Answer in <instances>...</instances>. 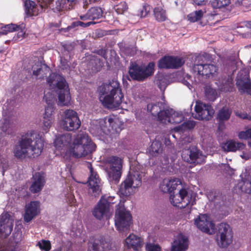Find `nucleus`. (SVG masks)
I'll return each mask as SVG.
<instances>
[{
    "label": "nucleus",
    "instance_id": "obj_33",
    "mask_svg": "<svg viewBox=\"0 0 251 251\" xmlns=\"http://www.w3.org/2000/svg\"><path fill=\"white\" fill-rule=\"evenodd\" d=\"M76 0H57L54 9L59 12L70 10L73 8Z\"/></svg>",
    "mask_w": 251,
    "mask_h": 251
},
{
    "label": "nucleus",
    "instance_id": "obj_37",
    "mask_svg": "<svg viewBox=\"0 0 251 251\" xmlns=\"http://www.w3.org/2000/svg\"><path fill=\"white\" fill-rule=\"evenodd\" d=\"M162 143L159 141H154L152 142L149 149V154L152 157L157 156L162 151Z\"/></svg>",
    "mask_w": 251,
    "mask_h": 251
},
{
    "label": "nucleus",
    "instance_id": "obj_59",
    "mask_svg": "<svg viewBox=\"0 0 251 251\" xmlns=\"http://www.w3.org/2000/svg\"><path fill=\"white\" fill-rule=\"evenodd\" d=\"M238 137L241 139H249L248 129L245 131H241L238 133Z\"/></svg>",
    "mask_w": 251,
    "mask_h": 251
},
{
    "label": "nucleus",
    "instance_id": "obj_41",
    "mask_svg": "<svg viewBox=\"0 0 251 251\" xmlns=\"http://www.w3.org/2000/svg\"><path fill=\"white\" fill-rule=\"evenodd\" d=\"M238 187L242 191L248 193L247 189H251V176H248L246 178L238 183Z\"/></svg>",
    "mask_w": 251,
    "mask_h": 251
},
{
    "label": "nucleus",
    "instance_id": "obj_23",
    "mask_svg": "<svg viewBox=\"0 0 251 251\" xmlns=\"http://www.w3.org/2000/svg\"><path fill=\"white\" fill-rule=\"evenodd\" d=\"M45 175L44 173H36L33 176V181L30 190L33 193L40 192L45 183Z\"/></svg>",
    "mask_w": 251,
    "mask_h": 251
},
{
    "label": "nucleus",
    "instance_id": "obj_3",
    "mask_svg": "<svg viewBox=\"0 0 251 251\" xmlns=\"http://www.w3.org/2000/svg\"><path fill=\"white\" fill-rule=\"evenodd\" d=\"M96 148V145L88 135L80 134L74 140V147L69 149V153L72 157H85L91 155Z\"/></svg>",
    "mask_w": 251,
    "mask_h": 251
},
{
    "label": "nucleus",
    "instance_id": "obj_60",
    "mask_svg": "<svg viewBox=\"0 0 251 251\" xmlns=\"http://www.w3.org/2000/svg\"><path fill=\"white\" fill-rule=\"evenodd\" d=\"M78 25L79 26L82 27H86L90 26L92 25H95L96 24V22L93 21L89 22L87 23H84L83 22L78 21Z\"/></svg>",
    "mask_w": 251,
    "mask_h": 251
},
{
    "label": "nucleus",
    "instance_id": "obj_2",
    "mask_svg": "<svg viewBox=\"0 0 251 251\" xmlns=\"http://www.w3.org/2000/svg\"><path fill=\"white\" fill-rule=\"evenodd\" d=\"M99 100L103 106L108 109L119 107L124 98L120 82L112 80L99 87Z\"/></svg>",
    "mask_w": 251,
    "mask_h": 251
},
{
    "label": "nucleus",
    "instance_id": "obj_40",
    "mask_svg": "<svg viewBox=\"0 0 251 251\" xmlns=\"http://www.w3.org/2000/svg\"><path fill=\"white\" fill-rule=\"evenodd\" d=\"M184 117L182 114L178 113L173 110L171 117L169 119V123L178 124L183 121Z\"/></svg>",
    "mask_w": 251,
    "mask_h": 251
},
{
    "label": "nucleus",
    "instance_id": "obj_28",
    "mask_svg": "<svg viewBox=\"0 0 251 251\" xmlns=\"http://www.w3.org/2000/svg\"><path fill=\"white\" fill-rule=\"evenodd\" d=\"M44 99L45 100L46 103H47V106L45 108V112L44 114V118L52 119V113L55 110L53 104V96L50 93L45 94Z\"/></svg>",
    "mask_w": 251,
    "mask_h": 251
},
{
    "label": "nucleus",
    "instance_id": "obj_52",
    "mask_svg": "<svg viewBox=\"0 0 251 251\" xmlns=\"http://www.w3.org/2000/svg\"><path fill=\"white\" fill-rule=\"evenodd\" d=\"M201 158H185L184 161L187 163V165L189 167L192 168L198 164L199 163L198 159Z\"/></svg>",
    "mask_w": 251,
    "mask_h": 251
},
{
    "label": "nucleus",
    "instance_id": "obj_36",
    "mask_svg": "<svg viewBox=\"0 0 251 251\" xmlns=\"http://www.w3.org/2000/svg\"><path fill=\"white\" fill-rule=\"evenodd\" d=\"M232 111L226 107H223L219 110L217 119L220 123L228 121L231 116Z\"/></svg>",
    "mask_w": 251,
    "mask_h": 251
},
{
    "label": "nucleus",
    "instance_id": "obj_25",
    "mask_svg": "<svg viewBox=\"0 0 251 251\" xmlns=\"http://www.w3.org/2000/svg\"><path fill=\"white\" fill-rule=\"evenodd\" d=\"M33 75L38 77V78L43 79L50 72V68L47 65L38 61L32 67Z\"/></svg>",
    "mask_w": 251,
    "mask_h": 251
},
{
    "label": "nucleus",
    "instance_id": "obj_13",
    "mask_svg": "<svg viewBox=\"0 0 251 251\" xmlns=\"http://www.w3.org/2000/svg\"><path fill=\"white\" fill-rule=\"evenodd\" d=\"M194 118L199 120L209 121L212 119L214 110L211 105L197 101L195 106Z\"/></svg>",
    "mask_w": 251,
    "mask_h": 251
},
{
    "label": "nucleus",
    "instance_id": "obj_47",
    "mask_svg": "<svg viewBox=\"0 0 251 251\" xmlns=\"http://www.w3.org/2000/svg\"><path fill=\"white\" fill-rule=\"evenodd\" d=\"M37 246L41 250L49 251L51 249V243L49 240H42L38 242Z\"/></svg>",
    "mask_w": 251,
    "mask_h": 251
},
{
    "label": "nucleus",
    "instance_id": "obj_27",
    "mask_svg": "<svg viewBox=\"0 0 251 251\" xmlns=\"http://www.w3.org/2000/svg\"><path fill=\"white\" fill-rule=\"evenodd\" d=\"M188 248L187 238L183 235H178L172 245L171 251H185Z\"/></svg>",
    "mask_w": 251,
    "mask_h": 251
},
{
    "label": "nucleus",
    "instance_id": "obj_19",
    "mask_svg": "<svg viewBox=\"0 0 251 251\" xmlns=\"http://www.w3.org/2000/svg\"><path fill=\"white\" fill-rule=\"evenodd\" d=\"M88 167L90 172V176L89 178V193L96 197L100 192V181L97 175L93 171L91 165L88 164Z\"/></svg>",
    "mask_w": 251,
    "mask_h": 251
},
{
    "label": "nucleus",
    "instance_id": "obj_35",
    "mask_svg": "<svg viewBox=\"0 0 251 251\" xmlns=\"http://www.w3.org/2000/svg\"><path fill=\"white\" fill-rule=\"evenodd\" d=\"M71 141V137L69 134H62L57 136L54 141V145L56 148L70 144Z\"/></svg>",
    "mask_w": 251,
    "mask_h": 251
},
{
    "label": "nucleus",
    "instance_id": "obj_32",
    "mask_svg": "<svg viewBox=\"0 0 251 251\" xmlns=\"http://www.w3.org/2000/svg\"><path fill=\"white\" fill-rule=\"evenodd\" d=\"M222 148L224 151L227 152L236 151L237 150L244 149L245 148V145L242 143L228 140L223 145Z\"/></svg>",
    "mask_w": 251,
    "mask_h": 251
},
{
    "label": "nucleus",
    "instance_id": "obj_57",
    "mask_svg": "<svg viewBox=\"0 0 251 251\" xmlns=\"http://www.w3.org/2000/svg\"><path fill=\"white\" fill-rule=\"evenodd\" d=\"M101 0H82L83 7L84 9H87L90 4L97 3L100 1Z\"/></svg>",
    "mask_w": 251,
    "mask_h": 251
},
{
    "label": "nucleus",
    "instance_id": "obj_51",
    "mask_svg": "<svg viewBox=\"0 0 251 251\" xmlns=\"http://www.w3.org/2000/svg\"><path fill=\"white\" fill-rule=\"evenodd\" d=\"M91 63L92 65H93L94 63L95 64V66H93L94 68L93 69L92 68V69L96 72L100 71L103 66V63L100 59L97 58L93 60V62L91 61Z\"/></svg>",
    "mask_w": 251,
    "mask_h": 251
},
{
    "label": "nucleus",
    "instance_id": "obj_44",
    "mask_svg": "<svg viewBox=\"0 0 251 251\" xmlns=\"http://www.w3.org/2000/svg\"><path fill=\"white\" fill-rule=\"evenodd\" d=\"M211 6L214 9L222 8L228 5L230 0H212L210 1Z\"/></svg>",
    "mask_w": 251,
    "mask_h": 251
},
{
    "label": "nucleus",
    "instance_id": "obj_20",
    "mask_svg": "<svg viewBox=\"0 0 251 251\" xmlns=\"http://www.w3.org/2000/svg\"><path fill=\"white\" fill-rule=\"evenodd\" d=\"M24 219L28 223L37 216L40 212V203L38 201H32L25 205Z\"/></svg>",
    "mask_w": 251,
    "mask_h": 251
},
{
    "label": "nucleus",
    "instance_id": "obj_14",
    "mask_svg": "<svg viewBox=\"0 0 251 251\" xmlns=\"http://www.w3.org/2000/svg\"><path fill=\"white\" fill-rule=\"evenodd\" d=\"M184 64L182 58L177 56L165 55L160 59L157 63V66L159 69H178Z\"/></svg>",
    "mask_w": 251,
    "mask_h": 251
},
{
    "label": "nucleus",
    "instance_id": "obj_10",
    "mask_svg": "<svg viewBox=\"0 0 251 251\" xmlns=\"http://www.w3.org/2000/svg\"><path fill=\"white\" fill-rule=\"evenodd\" d=\"M107 161L110 168L109 179L117 183L119 181L122 174L123 160L122 158H108Z\"/></svg>",
    "mask_w": 251,
    "mask_h": 251
},
{
    "label": "nucleus",
    "instance_id": "obj_1",
    "mask_svg": "<svg viewBox=\"0 0 251 251\" xmlns=\"http://www.w3.org/2000/svg\"><path fill=\"white\" fill-rule=\"evenodd\" d=\"M29 147H30L33 157H39L44 147V142L41 136L33 130L28 131L22 136L14 149L15 157L26 155Z\"/></svg>",
    "mask_w": 251,
    "mask_h": 251
},
{
    "label": "nucleus",
    "instance_id": "obj_12",
    "mask_svg": "<svg viewBox=\"0 0 251 251\" xmlns=\"http://www.w3.org/2000/svg\"><path fill=\"white\" fill-rule=\"evenodd\" d=\"M59 76L56 84L59 102L61 105H68L71 100L69 86L64 77Z\"/></svg>",
    "mask_w": 251,
    "mask_h": 251
},
{
    "label": "nucleus",
    "instance_id": "obj_61",
    "mask_svg": "<svg viewBox=\"0 0 251 251\" xmlns=\"http://www.w3.org/2000/svg\"><path fill=\"white\" fill-rule=\"evenodd\" d=\"M25 26H24V27L23 28H22L21 29V28H18L16 30L17 31H18V33H17V37H18V38H22V37H23L24 36V35L25 33Z\"/></svg>",
    "mask_w": 251,
    "mask_h": 251
},
{
    "label": "nucleus",
    "instance_id": "obj_38",
    "mask_svg": "<svg viewBox=\"0 0 251 251\" xmlns=\"http://www.w3.org/2000/svg\"><path fill=\"white\" fill-rule=\"evenodd\" d=\"M186 155H189V157H199V155H201V153L197 147H191L187 149L183 150L181 157Z\"/></svg>",
    "mask_w": 251,
    "mask_h": 251
},
{
    "label": "nucleus",
    "instance_id": "obj_24",
    "mask_svg": "<svg viewBox=\"0 0 251 251\" xmlns=\"http://www.w3.org/2000/svg\"><path fill=\"white\" fill-rule=\"evenodd\" d=\"M103 13V11L101 7L94 6L91 7L85 14L80 16V19L83 21H94L102 18Z\"/></svg>",
    "mask_w": 251,
    "mask_h": 251
},
{
    "label": "nucleus",
    "instance_id": "obj_48",
    "mask_svg": "<svg viewBox=\"0 0 251 251\" xmlns=\"http://www.w3.org/2000/svg\"><path fill=\"white\" fill-rule=\"evenodd\" d=\"M103 199L105 200V201L103 202V203L109 207L111 204H114L118 201V199L116 198L114 196H108L107 195L102 196L100 200Z\"/></svg>",
    "mask_w": 251,
    "mask_h": 251
},
{
    "label": "nucleus",
    "instance_id": "obj_21",
    "mask_svg": "<svg viewBox=\"0 0 251 251\" xmlns=\"http://www.w3.org/2000/svg\"><path fill=\"white\" fill-rule=\"evenodd\" d=\"M181 185V181L178 178H165L160 183L159 188L164 193H171Z\"/></svg>",
    "mask_w": 251,
    "mask_h": 251
},
{
    "label": "nucleus",
    "instance_id": "obj_46",
    "mask_svg": "<svg viewBox=\"0 0 251 251\" xmlns=\"http://www.w3.org/2000/svg\"><path fill=\"white\" fill-rule=\"evenodd\" d=\"M114 9L118 14H124L127 11L128 7L126 1H121L115 5Z\"/></svg>",
    "mask_w": 251,
    "mask_h": 251
},
{
    "label": "nucleus",
    "instance_id": "obj_26",
    "mask_svg": "<svg viewBox=\"0 0 251 251\" xmlns=\"http://www.w3.org/2000/svg\"><path fill=\"white\" fill-rule=\"evenodd\" d=\"M104 201H105L104 199L100 200L93 211V215L99 220L107 217L110 211L109 206L104 204L103 203Z\"/></svg>",
    "mask_w": 251,
    "mask_h": 251
},
{
    "label": "nucleus",
    "instance_id": "obj_9",
    "mask_svg": "<svg viewBox=\"0 0 251 251\" xmlns=\"http://www.w3.org/2000/svg\"><path fill=\"white\" fill-rule=\"evenodd\" d=\"M98 133L106 135L117 133L121 129L118 123L111 117H106L101 119L97 126Z\"/></svg>",
    "mask_w": 251,
    "mask_h": 251
},
{
    "label": "nucleus",
    "instance_id": "obj_11",
    "mask_svg": "<svg viewBox=\"0 0 251 251\" xmlns=\"http://www.w3.org/2000/svg\"><path fill=\"white\" fill-rule=\"evenodd\" d=\"M81 122L76 111L67 109L64 111V117L62 120L63 128L67 131H74L78 129Z\"/></svg>",
    "mask_w": 251,
    "mask_h": 251
},
{
    "label": "nucleus",
    "instance_id": "obj_49",
    "mask_svg": "<svg viewBox=\"0 0 251 251\" xmlns=\"http://www.w3.org/2000/svg\"><path fill=\"white\" fill-rule=\"evenodd\" d=\"M24 23H22V24L19 25L11 24L4 25V28L8 30V32H10L16 31L18 28H21V29L22 28H23L24 27Z\"/></svg>",
    "mask_w": 251,
    "mask_h": 251
},
{
    "label": "nucleus",
    "instance_id": "obj_6",
    "mask_svg": "<svg viewBox=\"0 0 251 251\" xmlns=\"http://www.w3.org/2000/svg\"><path fill=\"white\" fill-rule=\"evenodd\" d=\"M170 201L174 206L179 208H185L189 204L193 205L195 201L192 192L185 188H181L175 195L171 194Z\"/></svg>",
    "mask_w": 251,
    "mask_h": 251
},
{
    "label": "nucleus",
    "instance_id": "obj_62",
    "mask_svg": "<svg viewBox=\"0 0 251 251\" xmlns=\"http://www.w3.org/2000/svg\"><path fill=\"white\" fill-rule=\"evenodd\" d=\"M221 198L220 196H217L215 198L214 202L216 206H218L219 205H221L224 203L223 200L221 201Z\"/></svg>",
    "mask_w": 251,
    "mask_h": 251
},
{
    "label": "nucleus",
    "instance_id": "obj_56",
    "mask_svg": "<svg viewBox=\"0 0 251 251\" xmlns=\"http://www.w3.org/2000/svg\"><path fill=\"white\" fill-rule=\"evenodd\" d=\"M146 249L147 251H160V248L158 245L152 244H147Z\"/></svg>",
    "mask_w": 251,
    "mask_h": 251
},
{
    "label": "nucleus",
    "instance_id": "obj_8",
    "mask_svg": "<svg viewBox=\"0 0 251 251\" xmlns=\"http://www.w3.org/2000/svg\"><path fill=\"white\" fill-rule=\"evenodd\" d=\"M233 233L230 226L226 223L218 226L216 234V242L220 248H227L232 242Z\"/></svg>",
    "mask_w": 251,
    "mask_h": 251
},
{
    "label": "nucleus",
    "instance_id": "obj_18",
    "mask_svg": "<svg viewBox=\"0 0 251 251\" xmlns=\"http://www.w3.org/2000/svg\"><path fill=\"white\" fill-rule=\"evenodd\" d=\"M236 85L241 93H246L251 96V80L249 73L240 72L236 78Z\"/></svg>",
    "mask_w": 251,
    "mask_h": 251
},
{
    "label": "nucleus",
    "instance_id": "obj_50",
    "mask_svg": "<svg viewBox=\"0 0 251 251\" xmlns=\"http://www.w3.org/2000/svg\"><path fill=\"white\" fill-rule=\"evenodd\" d=\"M150 7L149 6L143 5L138 10V16L141 18H144L148 15Z\"/></svg>",
    "mask_w": 251,
    "mask_h": 251
},
{
    "label": "nucleus",
    "instance_id": "obj_31",
    "mask_svg": "<svg viewBox=\"0 0 251 251\" xmlns=\"http://www.w3.org/2000/svg\"><path fill=\"white\" fill-rule=\"evenodd\" d=\"M110 247L109 243L103 239L95 240L89 247L93 251H113Z\"/></svg>",
    "mask_w": 251,
    "mask_h": 251
},
{
    "label": "nucleus",
    "instance_id": "obj_39",
    "mask_svg": "<svg viewBox=\"0 0 251 251\" xmlns=\"http://www.w3.org/2000/svg\"><path fill=\"white\" fill-rule=\"evenodd\" d=\"M154 15L156 20L159 22H164L167 19L166 11L160 7L154 9Z\"/></svg>",
    "mask_w": 251,
    "mask_h": 251
},
{
    "label": "nucleus",
    "instance_id": "obj_15",
    "mask_svg": "<svg viewBox=\"0 0 251 251\" xmlns=\"http://www.w3.org/2000/svg\"><path fill=\"white\" fill-rule=\"evenodd\" d=\"M195 224L202 232L209 234L215 233V225L210 218L206 214H201L195 220Z\"/></svg>",
    "mask_w": 251,
    "mask_h": 251
},
{
    "label": "nucleus",
    "instance_id": "obj_29",
    "mask_svg": "<svg viewBox=\"0 0 251 251\" xmlns=\"http://www.w3.org/2000/svg\"><path fill=\"white\" fill-rule=\"evenodd\" d=\"M125 180L134 190L141 185L142 177L140 173L138 171L130 172Z\"/></svg>",
    "mask_w": 251,
    "mask_h": 251
},
{
    "label": "nucleus",
    "instance_id": "obj_58",
    "mask_svg": "<svg viewBox=\"0 0 251 251\" xmlns=\"http://www.w3.org/2000/svg\"><path fill=\"white\" fill-rule=\"evenodd\" d=\"M53 0H37L38 2L39 3L40 7L43 8L48 6Z\"/></svg>",
    "mask_w": 251,
    "mask_h": 251
},
{
    "label": "nucleus",
    "instance_id": "obj_30",
    "mask_svg": "<svg viewBox=\"0 0 251 251\" xmlns=\"http://www.w3.org/2000/svg\"><path fill=\"white\" fill-rule=\"evenodd\" d=\"M25 12L29 17L36 16L39 14V9L37 4L31 0H26L25 1Z\"/></svg>",
    "mask_w": 251,
    "mask_h": 251
},
{
    "label": "nucleus",
    "instance_id": "obj_5",
    "mask_svg": "<svg viewBox=\"0 0 251 251\" xmlns=\"http://www.w3.org/2000/svg\"><path fill=\"white\" fill-rule=\"evenodd\" d=\"M114 221L116 227L120 232L127 230L132 224L131 215L123 203L119 204L117 207Z\"/></svg>",
    "mask_w": 251,
    "mask_h": 251
},
{
    "label": "nucleus",
    "instance_id": "obj_22",
    "mask_svg": "<svg viewBox=\"0 0 251 251\" xmlns=\"http://www.w3.org/2000/svg\"><path fill=\"white\" fill-rule=\"evenodd\" d=\"M144 244L142 238L134 234H130L125 239V245L128 248L135 251H141Z\"/></svg>",
    "mask_w": 251,
    "mask_h": 251
},
{
    "label": "nucleus",
    "instance_id": "obj_64",
    "mask_svg": "<svg viewBox=\"0 0 251 251\" xmlns=\"http://www.w3.org/2000/svg\"><path fill=\"white\" fill-rule=\"evenodd\" d=\"M97 54L100 55L105 59L107 58V51L105 49L99 50L97 51Z\"/></svg>",
    "mask_w": 251,
    "mask_h": 251
},
{
    "label": "nucleus",
    "instance_id": "obj_55",
    "mask_svg": "<svg viewBox=\"0 0 251 251\" xmlns=\"http://www.w3.org/2000/svg\"><path fill=\"white\" fill-rule=\"evenodd\" d=\"M52 119L44 118V125L43 128L46 132H47L49 131V128L50 127L52 124Z\"/></svg>",
    "mask_w": 251,
    "mask_h": 251
},
{
    "label": "nucleus",
    "instance_id": "obj_42",
    "mask_svg": "<svg viewBox=\"0 0 251 251\" xmlns=\"http://www.w3.org/2000/svg\"><path fill=\"white\" fill-rule=\"evenodd\" d=\"M203 15V12L201 10H200L188 14L187 19L190 22L194 23L201 20Z\"/></svg>",
    "mask_w": 251,
    "mask_h": 251
},
{
    "label": "nucleus",
    "instance_id": "obj_43",
    "mask_svg": "<svg viewBox=\"0 0 251 251\" xmlns=\"http://www.w3.org/2000/svg\"><path fill=\"white\" fill-rule=\"evenodd\" d=\"M155 83L161 90H164L168 84V80L163 75H159L155 80Z\"/></svg>",
    "mask_w": 251,
    "mask_h": 251
},
{
    "label": "nucleus",
    "instance_id": "obj_17",
    "mask_svg": "<svg viewBox=\"0 0 251 251\" xmlns=\"http://www.w3.org/2000/svg\"><path fill=\"white\" fill-rule=\"evenodd\" d=\"M159 103L157 104L149 103L147 105V110L153 116L158 115V120L164 124L169 123V119L171 117L173 109L160 110Z\"/></svg>",
    "mask_w": 251,
    "mask_h": 251
},
{
    "label": "nucleus",
    "instance_id": "obj_63",
    "mask_svg": "<svg viewBox=\"0 0 251 251\" xmlns=\"http://www.w3.org/2000/svg\"><path fill=\"white\" fill-rule=\"evenodd\" d=\"M235 115L237 117H238L242 119H249V116L247 113L236 112L235 113Z\"/></svg>",
    "mask_w": 251,
    "mask_h": 251
},
{
    "label": "nucleus",
    "instance_id": "obj_53",
    "mask_svg": "<svg viewBox=\"0 0 251 251\" xmlns=\"http://www.w3.org/2000/svg\"><path fill=\"white\" fill-rule=\"evenodd\" d=\"M196 126V122L194 121H187L182 124V126L184 129H192Z\"/></svg>",
    "mask_w": 251,
    "mask_h": 251
},
{
    "label": "nucleus",
    "instance_id": "obj_4",
    "mask_svg": "<svg viewBox=\"0 0 251 251\" xmlns=\"http://www.w3.org/2000/svg\"><path fill=\"white\" fill-rule=\"evenodd\" d=\"M213 60L212 55L208 53L197 56L193 67L194 71L202 76H213L217 73L218 67L211 63Z\"/></svg>",
    "mask_w": 251,
    "mask_h": 251
},
{
    "label": "nucleus",
    "instance_id": "obj_7",
    "mask_svg": "<svg viewBox=\"0 0 251 251\" xmlns=\"http://www.w3.org/2000/svg\"><path fill=\"white\" fill-rule=\"evenodd\" d=\"M154 66L155 64L153 62H150L146 67L134 65L130 67L128 73L132 79L144 81L153 74Z\"/></svg>",
    "mask_w": 251,
    "mask_h": 251
},
{
    "label": "nucleus",
    "instance_id": "obj_34",
    "mask_svg": "<svg viewBox=\"0 0 251 251\" xmlns=\"http://www.w3.org/2000/svg\"><path fill=\"white\" fill-rule=\"evenodd\" d=\"M134 191L133 188L125 180L120 185L118 193L121 196L127 197L130 195Z\"/></svg>",
    "mask_w": 251,
    "mask_h": 251
},
{
    "label": "nucleus",
    "instance_id": "obj_54",
    "mask_svg": "<svg viewBox=\"0 0 251 251\" xmlns=\"http://www.w3.org/2000/svg\"><path fill=\"white\" fill-rule=\"evenodd\" d=\"M124 51L127 55L131 56L136 53L137 49L135 47L129 46L125 48Z\"/></svg>",
    "mask_w": 251,
    "mask_h": 251
},
{
    "label": "nucleus",
    "instance_id": "obj_16",
    "mask_svg": "<svg viewBox=\"0 0 251 251\" xmlns=\"http://www.w3.org/2000/svg\"><path fill=\"white\" fill-rule=\"evenodd\" d=\"M14 220L7 213H3L0 216V237L9 236L13 229Z\"/></svg>",
    "mask_w": 251,
    "mask_h": 251
},
{
    "label": "nucleus",
    "instance_id": "obj_45",
    "mask_svg": "<svg viewBox=\"0 0 251 251\" xmlns=\"http://www.w3.org/2000/svg\"><path fill=\"white\" fill-rule=\"evenodd\" d=\"M205 95L206 98L210 101H214L217 96L216 90L208 86L205 88Z\"/></svg>",
    "mask_w": 251,
    "mask_h": 251
}]
</instances>
